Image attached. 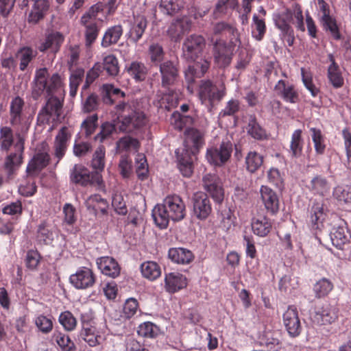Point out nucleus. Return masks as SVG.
Returning a JSON list of instances; mask_svg holds the SVG:
<instances>
[{
	"label": "nucleus",
	"instance_id": "f257e3e1",
	"mask_svg": "<svg viewBox=\"0 0 351 351\" xmlns=\"http://www.w3.org/2000/svg\"><path fill=\"white\" fill-rule=\"evenodd\" d=\"M48 78L47 68H40L36 71L32 82V97L34 100L38 99L45 92L48 97L46 104L37 115V121L40 124L48 123L53 115L58 118L62 108V101L53 95L63 90L64 79L58 73H53L49 80Z\"/></svg>",
	"mask_w": 351,
	"mask_h": 351
},
{
	"label": "nucleus",
	"instance_id": "f03ea898",
	"mask_svg": "<svg viewBox=\"0 0 351 351\" xmlns=\"http://www.w3.org/2000/svg\"><path fill=\"white\" fill-rule=\"evenodd\" d=\"M204 47V38L197 34L190 35L182 44L183 58L187 61L194 62V65L189 66L185 71L188 82H193L195 77H202L210 67L209 58H201Z\"/></svg>",
	"mask_w": 351,
	"mask_h": 351
},
{
	"label": "nucleus",
	"instance_id": "7ed1b4c3",
	"mask_svg": "<svg viewBox=\"0 0 351 351\" xmlns=\"http://www.w3.org/2000/svg\"><path fill=\"white\" fill-rule=\"evenodd\" d=\"M293 18L295 19L296 28L304 32L305 26L302 11L298 4L294 3L289 8L273 14L275 26L280 31L281 38L286 40L289 46H292L295 40L294 32L290 25L291 23H293Z\"/></svg>",
	"mask_w": 351,
	"mask_h": 351
},
{
	"label": "nucleus",
	"instance_id": "20e7f679",
	"mask_svg": "<svg viewBox=\"0 0 351 351\" xmlns=\"http://www.w3.org/2000/svg\"><path fill=\"white\" fill-rule=\"evenodd\" d=\"M25 110L24 99L19 96L14 97L10 103L9 114L10 125L16 129V149L18 153H21L23 149V143L30 127Z\"/></svg>",
	"mask_w": 351,
	"mask_h": 351
},
{
	"label": "nucleus",
	"instance_id": "39448f33",
	"mask_svg": "<svg viewBox=\"0 0 351 351\" xmlns=\"http://www.w3.org/2000/svg\"><path fill=\"white\" fill-rule=\"evenodd\" d=\"M14 130L10 126H0V151L8 152L12 147L14 151L10 152L5 158L4 169L9 174L12 173L23 162V155L25 146L21 153L17 152L16 144L17 143L16 129ZM25 145V142L23 143Z\"/></svg>",
	"mask_w": 351,
	"mask_h": 351
},
{
	"label": "nucleus",
	"instance_id": "423d86ee",
	"mask_svg": "<svg viewBox=\"0 0 351 351\" xmlns=\"http://www.w3.org/2000/svg\"><path fill=\"white\" fill-rule=\"evenodd\" d=\"M160 73L161 85L167 89L162 97V104L167 102L170 106H173L177 104L178 93L170 87L174 86L178 80V69L172 61L167 60L160 64Z\"/></svg>",
	"mask_w": 351,
	"mask_h": 351
},
{
	"label": "nucleus",
	"instance_id": "0eeeda50",
	"mask_svg": "<svg viewBox=\"0 0 351 351\" xmlns=\"http://www.w3.org/2000/svg\"><path fill=\"white\" fill-rule=\"evenodd\" d=\"M116 109L122 117L119 129L123 132H129L141 129L147 122V118L145 113L139 109H136L134 106L120 103L116 106Z\"/></svg>",
	"mask_w": 351,
	"mask_h": 351
},
{
	"label": "nucleus",
	"instance_id": "6e6552de",
	"mask_svg": "<svg viewBox=\"0 0 351 351\" xmlns=\"http://www.w3.org/2000/svg\"><path fill=\"white\" fill-rule=\"evenodd\" d=\"M226 95V88L223 83L214 84L212 81L202 80L198 89V97L202 104L211 111L215 105Z\"/></svg>",
	"mask_w": 351,
	"mask_h": 351
},
{
	"label": "nucleus",
	"instance_id": "1a4fd4ad",
	"mask_svg": "<svg viewBox=\"0 0 351 351\" xmlns=\"http://www.w3.org/2000/svg\"><path fill=\"white\" fill-rule=\"evenodd\" d=\"M213 45V56L215 65L219 68H226L232 62L234 47L232 44H227L220 38L211 36L208 38Z\"/></svg>",
	"mask_w": 351,
	"mask_h": 351
},
{
	"label": "nucleus",
	"instance_id": "9d476101",
	"mask_svg": "<svg viewBox=\"0 0 351 351\" xmlns=\"http://www.w3.org/2000/svg\"><path fill=\"white\" fill-rule=\"evenodd\" d=\"M71 182L82 186L96 184L101 186L103 183L102 177L98 172H91L82 165H75L70 171Z\"/></svg>",
	"mask_w": 351,
	"mask_h": 351
},
{
	"label": "nucleus",
	"instance_id": "9b49d317",
	"mask_svg": "<svg viewBox=\"0 0 351 351\" xmlns=\"http://www.w3.org/2000/svg\"><path fill=\"white\" fill-rule=\"evenodd\" d=\"M233 145L228 136L222 140L219 146L207 149L206 158L214 165L221 166L230 158Z\"/></svg>",
	"mask_w": 351,
	"mask_h": 351
},
{
	"label": "nucleus",
	"instance_id": "f8f14e48",
	"mask_svg": "<svg viewBox=\"0 0 351 351\" xmlns=\"http://www.w3.org/2000/svg\"><path fill=\"white\" fill-rule=\"evenodd\" d=\"M192 22L189 17L183 15L174 19L167 29V34L172 41H179L183 35L191 30Z\"/></svg>",
	"mask_w": 351,
	"mask_h": 351
},
{
	"label": "nucleus",
	"instance_id": "ddd939ff",
	"mask_svg": "<svg viewBox=\"0 0 351 351\" xmlns=\"http://www.w3.org/2000/svg\"><path fill=\"white\" fill-rule=\"evenodd\" d=\"M70 282L77 289H86L92 287L95 283V276L88 267H82L76 272L71 275Z\"/></svg>",
	"mask_w": 351,
	"mask_h": 351
},
{
	"label": "nucleus",
	"instance_id": "4468645a",
	"mask_svg": "<svg viewBox=\"0 0 351 351\" xmlns=\"http://www.w3.org/2000/svg\"><path fill=\"white\" fill-rule=\"evenodd\" d=\"M163 204L169 212L171 220L180 221L184 217L185 204L180 196L168 195L164 199Z\"/></svg>",
	"mask_w": 351,
	"mask_h": 351
},
{
	"label": "nucleus",
	"instance_id": "2eb2a0df",
	"mask_svg": "<svg viewBox=\"0 0 351 351\" xmlns=\"http://www.w3.org/2000/svg\"><path fill=\"white\" fill-rule=\"evenodd\" d=\"M184 148L181 151L187 152L195 156L204 144V135L195 128H189L185 132Z\"/></svg>",
	"mask_w": 351,
	"mask_h": 351
},
{
	"label": "nucleus",
	"instance_id": "dca6fc26",
	"mask_svg": "<svg viewBox=\"0 0 351 351\" xmlns=\"http://www.w3.org/2000/svg\"><path fill=\"white\" fill-rule=\"evenodd\" d=\"M283 323L291 337H295L300 334L302 326L298 317V310L295 306H289L284 313Z\"/></svg>",
	"mask_w": 351,
	"mask_h": 351
},
{
	"label": "nucleus",
	"instance_id": "f3484780",
	"mask_svg": "<svg viewBox=\"0 0 351 351\" xmlns=\"http://www.w3.org/2000/svg\"><path fill=\"white\" fill-rule=\"evenodd\" d=\"M50 160L48 149L43 147L38 150L29 162L26 171L29 177L36 176L42 169L47 166Z\"/></svg>",
	"mask_w": 351,
	"mask_h": 351
},
{
	"label": "nucleus",
	"instance_id": "a211bd4d",
	"mask_svg": "<svg viewBox=\"0 0 351 351\" xmlns=\"http://www.w3.org/2000/svg\"><path fill=\"white\" fill-rule=\"evenodd\" d=\"M193 213L199 219H206L211 213L212 208L207 195L202 192L195 193L193 197Z\"/></svg>",
	"mask_w": 351,
	"mask_h": 351
},
{
	"label": "nucleus",
	"instance_id": "6ab92c4d",
	"mask_svg": "<svg viewBox=\"0 0 351 351\" xmlns=\"http://www.w3.org/2000/svg\"><path fill=\"white\" fill-rule=\"evenodd\" d=\"M204 189L212 196L217 202H221L223 199V191L218 176L215 174L208 173L202 178Z\"/></svg>",
	"mask_w": 351,
	"mask_h": 351
},
{
	"label": "nucleus",
	"instance_id": "aec40b11",
	"mask_svg": "<svg viewBox=\"0 0 351 351\" xmlns=\"http://www.w3.org/2000/svg\"><path fill=\"white\" fill-rule=\"evenodd\" d=\"M261 201L267 212L272 215L279 210V199L276 193L267 186H261L260 189Z\"/></svg>",
	"mask_w": 351,
	"mask_h": 351
},
{
	"label": "nucleus",
	"instance_id": "412c9836",
	"mask_svg": "<svg viewBox=\"0 0 351 351\" xmlns=\"http://www.w3.org/2000/svg\"><path fill=\"white\" fill-rule=\"evenodd\" d=\"M86 316L82 317V328L80 332L81 338L86 341L90 346L94 347L99 345L104 340L101 332L94 326L86 325Z\"/></svg>",
	"mask_w": 351,
	"mask_h": 351
},
{
	"label": "nucleus",
	"instance_id": "4be33fe9",
	"mask_svg": "<svg viewBox=\"0 0 351 351\" xmlns=\"http://www.w3.org/2000/svg\"><path fill=\"white\" fill-rule=\"evenodd\" d=\"M99 269L106 276L115 278L119 276L121 267L117 261L110 256H101L97 259Z\"/></svg>",
	"mask_w": 351,
	"mask_h": 351
},
{
	"label": "nucleus",
	"instance_id": "5701e85b",
	"mask_svg": "<svg viewBox=\"0 0 351 351\" xmlns=\"http://www.w3.org/2000/svg\"><path fill=\"white\" fill-rule=\"evenodd\" d=\"M71 136V133L66 127H62L56 135L54 141V150L58 162L64 156Z\"/></svg>",
	"mask_w": 351,
	"mask_h": 351
},
{
	"label": "nucleus",
	"instance_id": "b1692460",
	"mask_svg": "<svg viewBox=\"0 0 351 351\" xmlns=\"http://www.w3.org/2000/svg\"><path fill=\"white\" fill-rule=\"evenodd\" d=\"M32 2L31 10L27 21L29 23L36 24L43 19L49 8L48 0H29Z\"/></svg>",
	"mask_w": 351,
	"mask_h": 351
},
{
	"label": "nucleus",
	"instance_id": "393cba45",
	"mask_svg": "<svg viewBox=\"0 0 351 351\" xmlns=\"http://www.w3.org/2000/svg\"><path fill=\"white\" fill-rule=\"evenodd\" d=\"M187 280L186 277L178 272H170L165 274V288L169 293H176L186 287Z\"/></svg>",
	"mask_w": 351,
	"mask_h": 351
},
{
	"label": "nucleus",
	"instance_id": "a878e982",
	"mask_svg": "<svg viewBox=\"0 0 351 351\" xmlns=\"http://www.w3.org/2000/svg\"><path fill=\"white\" fill-rule=\"evenodd\" d=\"M274 89L277 95L287 103L295 104L299 101V95L294 86L282 80L277 82Z\"/></svg>",
	"mask_w": 351,
	"mask_h": 351
},
{
	"label": "nucleus",
	"instance_id": "bb28decb",
	"mask_svg": "<svg viewBox=\"0 0 351 351\" xmlns=\"http://www.w3.org/2000/svg\"><path fill=\"white\" fill-rule=\"evenodd\" d=\"M178 162V168L182 175L189 178L193 172V161L195 156L187 152H182L180 149L176 151Z\"/></svg>",
	"mask_w": 351,
	"mask_h": 351
},
{
	"label": "nucleus",
	"instance_id": "cd10ccee",
	"mask_svg": "<svg viewBox=\"0 0 351 351\" xmlns=\"http://www.w3.org/2000/svg\"><path fill=\"white\" fill-rule=\"evenodd\" d=\"M337 318L336 308L330 304H325L318 308L313 316V321L319 325L334 322Z\"/></svg>",
	"mask_w": 351,
	"mask_h": 351
},
{
	"label": "nucleus",
	"instance_id": "c85d7f7f",
	"mask_svg": "<svg viewBox=\"0 0 351 351\" xmlns=\"http://www.w3.org/2000/svg\"><path fill=\"white\" fill-rule=\"evenodd\" d=\"M260 345L272 351H279L281 348L280 332L265 330L259 336Z\"/></svg>",
	"mask_w": 351,
	"mask_h": 351
},
{
	"label": "nucleus",
	"instance_id": "c756f323",
	"mask_svg": "<svg viewBox=\"0 0 351 351\" xmlns=\"http://www.w3.org/2000/svg\"><path fill=\"white\" fill-rule=\"evenodd\" d=\"M38 52L30 47H23L16 53V59L19 62V69L26 71L36 58Z\"/></svg>",
	"mask_w": 351,
	"mask_h": 351
},
{
	"label": "nucleus",
	"instance_id": "7c9ffc66",
	"mask_svg": "<svg viewBox=\"0 0 351 351\" xmlns=\"http://www.w3.org/2000/svg\"><path fill=\"white\" fill-rule=\"evenodd\" d=\"M330 236L332 245L338 249L344 250L349 245L350 236L344 226L334 227Z\"/></svg>",
	"mask_w": 351,
	"mask_h": 351
},
{
	"label": "nucleus",
	"instance_id": "2f4dec72",
	"mask_svg": "<svg viewBox=\"0 0 351 351\" xmlns=\"http://www.w3.org/2000/svg\"><path fill=\"white\" fill-rule=\"evenodd\" d=\"M85 205L88 210L94 215L100 212L102 215H106L109 208L108 201L98 194L92 195L85 201Z\"/></svg>",
	"mask_w": 351,
	"mask_h": 351
},
{
	"label": "nucleus",
	"instance_id": "473e14b6",
	"mask_svg": "<svg viewBox=\"0 0 351 351\" xmlns=\"http://www.w3.org/2000/svg\"><path fill=\"white\" fill-rule=\"evenodd\" d=\"M328 59L330 62V64L327 71L328 79L334 88H341L343 85L344 80L339 66L335 62L332 54L328 55Z\"/></svg>",
	"mask_w": 351,
	"mask_h": 351
},
{
	"label": "nucleus",
	"instance_id": "72a5a7b5",
	"mask_svg": "<svg viewBox=\"0 0 351 351\" xmlns=\"http://www.w3.org/2000/svg\"><path fill=\"white\" fill-rule=\"evenodd\" d=\"M304 143L302 131L300 129L295 130L291 135L288 150L289 155L291 158L297 159L302 156Z\"/></svg>",
	"mask_w": 351,
	"mask_h": 351
},
{
	"label": "nucleus",
	"instance_id": "f704fd0d",
	"mask_svg": "<svg viewBox=\"0 0 351 351\" xmlns=\"http://www.w3.org/2000/svg\"><path fill=\"white\" fill-rule=\"evenodd\" d=\"M326 214L324 211V204L321 202L313 203L311 209L310 221L314 229L321 230L324 227V221Z\"/></svg>",
	"mask_w": 351,
	"mask_h": 351
},
{
	"label": "nucleus",
	"instance_id": "c9c22d12",
	"mask_svg": "<svg viewBox=\"0 0 351 351\" xmlns=\"http://www.w3.org/2000/svg\"><path fill=\"white\" fill-rule=\"evenodd\" d=\"M147 27V20L142 15L134 16V21L128 32L129 39L137 43L142 37Z\"/></svg>",
	"mask_w": 351,
	"mask_h": 351
},
{
	"label": "nucleus",
	"instance_id": "e433bc0d",
	"mask_svg": "<svg viewBox=\"0 0 351 351\" xmlns=\"http://www.w3.org/2000/svg\"><path fill=\"white\" fill-rule=\"evenodd\" d=\"M168 256L173 263L180 265L189 264L194 259L192 252L183 247L171 248Z\"/></svg>",
	"mask_w": 351,
	"mask_h": 351
},
{
	"label": "nucleus",
	"instance_id": "4c0bfd02",
	"mask_svg": "<svg viewBox=\"0 0 351 351\" xmlns=\"http://www.w3.org/2000/svg\"><path fill=\"white\" fill-rule=\"evenodd\" d=\"M251 225L253 232L261 237L267 236L270 232L272 227L270 219L265 216L254 217Z\"/></svg>",
	"mask_w": 351,
	"mask_h": 351
},
{
	"label": "nucleus",
	"instance_id": "58836bf2",
	"mask_svg": "<svg viewBox=\"0 0 351 351\" xmlns=\"http://www.w3.org/2000/svg\"><path fill=\"white\" fill-rule=\"evenodd\" d=\"M159 9L165 14L173 15L184 11L185 3L183 0H160Z\"/></svg>",
	"mask_w": 351,
	"mask_h": 351
},
{
	"label": "nucleus",
	"instance_id": "ea45409f",
	"mask_svg": "<svg viewBox=\"0 0 351 351\" xmlns=\"http://www.w3.org/2000/svg\"><path fill=\"white\" fill-rule=\"evenodd\" d=\"M308 188L314 194L324 196L329 192L330 186L324 177L317 176L311 180Z\"/></svg>",
	"mask_w": 351,
	"mask_h": 351
},
{
	"label": "nucleus",
	"instance_id": "a19ab883",
	"mask_svg": "<svg viewBox=\"0 0 351 351\" xmlns=\"http://www.w3.org/2000/svg\"><path fill=\"white\" fill-rule=\"evenodd\" d=\"M152 217L157 226L166 228L171 219L170 215L164 204H157L152 210Z\"/></svg>",
	"mask_w": 351,
	"mask_h": 351
},
{
	"label": "nucleus",
	"instance_id": "79ce46f5",
	"mask_svg": "<svg viewBox=\"0 0 351 351\" xmlns=\"http://www.w3.org/2000/svg\"><path fill=\"white\" fill-rule=\"evenodd\" d=\"M122 34L123 28L121 25H114L109 27L103 36L101 46L103 47H108L112 45L117 43Z\"/></svg>",
	"mask_w": 351,
	"mask_h": 351
},
{
	"label": "nucleus",
	"instance_id": "37998d69",
	"mask_svg": "<svg viewBox=\"0 0 351 351\" xmlns=\"http://www.w3.org/2000/svg\"><path fill=\"white\" fill-rule=\"evenodd\" d=\"M86 16H82L81 23L85 27V37L86 45H90L96 40L98 33L99 27L97 21H87Z\"/></svg>",
	"mask_w": 351,
	"mask_h": 351
},
{
	"label": "nucleus",
	"instance_id": "c03bdc74",
	"mask_svg": "<svg viewBox=\"0 0 351 351\" xmlns=\"http://www.w3.org/2000/svg\"><path fill=\"white\" fill-rule=\"evenodd\" d=\"M143 276L149 280H155L161 275L160 266L154 261H145L141 265Z\"/></svg>",
	"mask_w": 351,
	"mask_h": 351
},
{
	"label": "nucleus",
	"instance_id": "a18cd8bd",
	"mask_svg": "<svg viewBox=\"0 0 351 351\" xmlns=\"http://www.w3.org/2000/svg\"><path fill=\"white\" fill-rule=\"evenodd\" d=\"M64 41V37L60 32H56L49 34L44 43L39 47L40 51H45L51 49L53 51H57L60 45Z\"/></svg>",
	"mask_w": 351,
	"mask_h": 351
},
{
	"label": "nucleus",
	"instance_id": "49530a36",
	"mask_svg": "<svg viewBox=\"0 0 351 351\" xmlns=\"http://www.w3.org/2000/svg\"><path fill=\"white\" fill-rule=\"evenodd\" d=\"M139 147V141L130 136L122 137L117 142V149L119 152H137Z\"/></svg>",
	"mask_w": 351,
	"mask_h": 351
},
{
	"label": "nucleus",
	"instance_id": "de8ad7c7",
	"mask_svg": "<svg viewBox=\"0 0 351 351\" xmlns=\"http://www.w3.org/2000/svg\"><path fill=\"white\" fill-rule=\"evenodd\" d=\"M226 33L231 34L235 36L237 35V30L226 22H217L213 24L208 39L211 36L218 38V36H223Z\"/></svg>",
	"mask_w": 351,
	"mask_h": 351
},
{
	"label": "nucleus",
	"instance_id": "09e8293b",
	"mask_svg": "<svg viewBox=\"0 0 351 351\" xmlns=\"http://www.w3.org/2000/svg\"><path fill=\"white\" fill-rule=\"evenodd\" d=\"M128 74L136 81H143L147 73V69L145 65L141 62L134 61L126 67Z\"/></svg>",
	"mask_w": 351,
	"mask_h": 351
},
{
	"label": "nucleus",
	"instance_id": "8fccbe9b",
	"mask_svg": "<svg viewBox=\"0 0 351 351\" xmlns=\"http://www.w3.org/2000/svg\"><path fill=\"white\" fill-rule=\"evenodd\" d=\"M246 169L251 173L256 172L263 163V156L255 151H250L245 158Z\"/></svg>",
	"mask_w": 351,
	"mask_h": 351
},
{
	"label": "nucleus",
	"instance_id": "3c124183",
	"mask_svg": "<svg viewBox=\"0 0 351 351\" xmlns=\"http://www.w3.org/2000/svg\"><path fill=\"white\" fill-rule=\"evenodd\" d=\"M218 215L221 221V227L226 231L229 230L234 220V216L230 208L226 205H221Z\"/></svg>",
	"mask_w": 351,
	"mask_h": 351
},
{
	"label": "nucleus",
	"instance_id": "603ef678",
	"mask_svg": "<svg viewBox=\"0 0 351 351\" xmlns=\"http://www.w3.org/2000/svg\"><path fill=\"white\" fill-rule=\"evenodd\" d=\"M84 77V70L82 68H77L72 70L69 77V94L73 97L77 93L79 85L82 82Z\"/></svg>",
	"mask_w": 351,
	"mask_h": 351
},
{
	"label": "nucleus",
	"instance_id": "864d4df0",
	"mask_svg": "<svg viewBox=\"0 0 351 351\" xmlns=\"http://www.w3.org/2000/svg\"><path fill=\"white\" fill-rule=\"evenodd\" d=\"M252 27L254 29L252 31V36L256 40H261L266 32V25L265 19L257 16L255 13L252 17Z\"/></svg>",
	"mask_w": 351,
	"mask_h": 351
},
{
	"label": "nucleus",
	"instance_id": "5fc2aeb1",
	"mask_svg": "<svg viewBox=\"0 0 351 351\" xmlns=\"http://www.w3.org/2000/svg\"><path fill=\"white\" fill-rule=\"evenodd\" d=\"M333 289V285L330 280L323 278L316 282L313 286V291L315 297L320 298L327 295Z\"/></svg>",
	"mask_w": 351,
	"mask_h": 351
},
{
	"label": "nucleus",
	"instance_id": "6e6d98bb",
	"mask_svg": "<svg viewBox=\"0 0 351 351\" xmlns=\"http://www.w3.org/2000/svg\"><path fill=\"white\" fill-rule=\"evenodd\" d=\"M105 155L106 150L104 146H99L95 149L91 160V166L93 169L96 170L95 172L100 173L104 170L105 167Z\"/></svg>",
	"mask_w": 351,
	"mask_h": 351
},
{
	"label": "nucleus",
	"instance_id": "4d7b16f0",
	"mask_svg": "<svg viewBox=\"0 0 351 351\" xmlns=\"http://www.w3.org/2000/svg\"><path fill=\"white\" fill-rule=\"evenodd\" d=\"M314 147L317 154H323L326 149L325 138L319 129L311 128L310 129Z\"/></svg>",
	"mask_w": 351,
	"mask_h": 351
},
{
	"label": "nucleus",
	"instance_id": "13d9d810",
	"mask_svg": "<svg viewBox=\"0 0 351 351\" xmlns=\"http://www.w3.org/2000/svg\"><path fill=\"white\" fill-rule=\"evenodd\" d=\"M53 338L63 351H75V346L67 335L56 331Z\"/></svg>",
	"mask_w": 351,
	"mask_h": 351
},
{
	"label": "nucleus",
	"instance_id": "bf43d9fd",
	"mask_svg": "<svg viewBox=\"0 0 351 351\" xmlns=\"http://www.w3.org/2000/svg\"><path fill=\"white\" fill-rule=\"evenodd\" d=\"M247 133L254 138L262 140L266 137V132L257 123L254 117H250L247 127Z\"/></svg>",
	"mask_w": 351,
	"mask_h": 351
},
{
	"label": "nucleus",
	"instance_id": "052dcab7",
	"mask_svg": "<svg viewBox=\"0 0 351 351\" xmlns=\"http://www.w3.org/2000/svg\"><path fill=\"white\" fill-rule=\"evenodd\" d=\"M104 66L102 69L106 70L110 76H116L119 72V66L117 58L115 56L110 54L104 58Z\"/></svg>",
	"mask_w": 351,
	"mask_h": 351
},
{
	"label": "nucleus",
	"instance_id": "680f3d73",
	"mask_svg": "<svg viewBox=\"0 0 351 351\" xmlns=\"http://www.w3.org/2000/svg\"><path fill=\"white\" fill-rule=\"evenodd\" d=\"M193 121L194 119L191 116L182 115L178 112H173L171 118V123L179 130L192 125Z\"/></svg>",
	"mask_w": 351,
	"mask_h": 351
},
{
	"label": "nucleus",
	"instance_id": "e2e57ef3",
	"mask_svg": "<svg viewBox=\"0 0 351 351\" xmlns=\"http://www.w3.org/2000/svg\"><path fill=\"white\" fill-rule=\"evenodd\" d=\"M59 323L64 330L67 331L73 330L77 325V321L73 315L69 311L60 313L58 317Z\"/></svg>",
	"mask_w": 351,
	"mask_h": 351
},
{
	"label": "nucleus",
	"instance_id": "0e129e2a",
	"mask_svg": "<svg viewBox=\"0 0 351 351\" xmlns=\"http://www.w3.org/2000/svg\"><path fill=\"white\" fill-rule=\"evenodd\" d=\"M34 323L39 331L43 334H49L53 330L52 319L44 315H39L36 317Z\"/></svg>",
	"mask_w": 351,
	"mask_h": 351
},
{
	"label": "nucleus",
	"instance_id": "69168bd1",
	"mask_svg": "<svg viewBox=\"0 0 351 351\" xmlns=\"http://www.w3.org/2000/svg\"><path fill=\"white\" fill-rule=\"evenodd\" d=\"M136 172L139 179L145 180L148 173V165L145 156L142 154H138L135 158Z\"/></svg>",
	"mask_w": 351,
	"mask_h": 351
},
{
	"label": "nucleus",
	"instance_id": "338daca9",
	"mask_svg": "<svg viewBox=\"0 0 351 351\" xmlns=\"http://www.w3.org/2000/svg\"><path fill=\"white\" fill-rule=\"evenodd\" d=\"M333 196L338 201L351 202V185L337 186L333 190Z\"/></svg>",
	"mask_w": 351,
	"mask_h": 351
},
{
	"label": "nucleus",
	"instance_id": "774afa93",
	"mask_svg": "<svg viewBox=\"0 0 351 351\" xmlns=\"http://www.w3.org/2000/svg\"><path fill=\"white\" fill-rule=\"evenodd\" d=\"M137 332L141 337L153 338L158 333V327L152 322H144L138 326Z\"/></svg>",
	"mask_w": 351,
	"mask_h": 351
}]
</instances>
